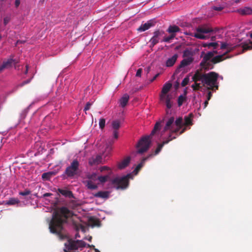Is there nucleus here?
Listing matches in <instances>:
<instances>
[{
  "mask_svg": "<svg viewBox=\"0 0 252 252\" xmlns=\"http://www.w3.org/2000/svg\"><path fill=\"white\" fill-rule=\"evenodd\" d=\"M225 6L224 5H222L220 6H214L212 8L213 9L216 10V11H221L224 8Z\"/></svg>",
  "mask_w": 252,
  "mask_h": 252,
  "instance_id": "27",
  "label": "nucleus"
},
{
  "mask_svg": "<svg viewBox=\"0 0 252 252\" xmlns=\"http://www.w3.org/2000/svg\"><path fill=\"white\" fill-rule=\"evenodd\" d=\"M30 82V80H27L26 81H25L24 83H22V84L21 85V86H23L24 84H27V83H28L29 82Z\"/></svg>",
  "mask_w": 252,
  "mask_h": 252,
  "instance_id": "38",
  "label": "nucleus"
},
{
  "mask_svg": "<svg viewBox=\"0 0 252 252\" xmlns=\"http://www.w3.org/2000/svg\"><path fill=\"white\" fill-rule=\"evenodd\" d=\"M153 154H151L147 157L144 158L141 162L136 166L134 171L129 174L122 177H117L113 181V184L116 187L117 189H126L128 186V180L133 179V176L137 174L139 171L143 167L145 160L152 157Z\"/></svg>",
  "mask_w": 252,
  "mask_h": 252,
  "instance_id": "5",
  "label": "nucleus"
},
{
  "mask_svg": "<svg viewBox=\"0 0 252 252\" xmlns=\"http://www.w3.org/2000/svg\"><path fill=\"white\" fill-rule=\"evenodd\" d=\"M43 150V148L41 147V150H39V152H40V151H42Z\"/></svg>",
  "mask_w": 252,
  "mask_h": 252,
  "instance_id": "42",
  "label": "nucleus"
},
{
  "mask_svg": "<svg viewBox=\"0 0 252 252\" xmlns=\"http://www.w3.org/2000/svg\"><path fill=\"white\" fill-rule=\"evenodd\" d=\"M178 58V55L177 54H175L173 56L167 58L166 62L165 65L167 67H171L173 66L176 62Z\"/></svg>",
  "mask_w": 252,
  "mask_h": 252,
  "instance_id": "12",
  "label": "nucleus"
},
{
  "mask_svg": "<svg viewBox=\"0 0 252 252\" xmlns=\"http://www.w3.org/2000/svg\"><path fill=\"white\" fill-rule=\"evenodd\" d=\"M91 238H92V237H89V239H88V240H89V241H90V240L91 239Z\"/></svg>",
  "mask_w": 252,
  "mask_h": 252,
  "instance_id": "45",
  "label": "nucleus"
},
{
  "mask_svg": "<svg viewBox=\"0 0 252 252\" xmlns=\"http://www.w3.org/2000/svg\"><path fill=\"white\" fill-rule=\"evenodd\" d=\"M129 99V95L126 94H124L119 99V103L120 106L123 108L125 107L127 105Z\"/></svg>",
  "mask_w": 252,
  "mask_h": 252,
  "instance_id": "15",
  "label": "nucleus"
},
{
  "mask_svg": "<svg viewBox=\"0 0 252 252\" xmlns=\"http://www.w3.org/2000/svg\"><path fill=\"white\" fill-rule=\"evenodd\" d=\"M69 207H72V208H74L76 206V204L74 202V201L73 200H72L70 203H69Z\"/></svg>",
  "mask_w": 252,
  "mask_h": 252,
  "instance_id": "34",
  "label": "nucleus"
},
{
  "mask_svg": "<svg viewBox=\"0 0 252 252\" xmlns=\"http://www.w3.org/2000/svg\"><path fill=\"white\" fill-rule=\"evenodd\" d=\"M53 175L54 173L52 172H46L42 175V178L44 180H48Z\"/></svg>",
  "mask_w": 252,
  "mask_h": 252,
  "instance_id": "22",
  "label": "nucleus"
},
{
  "mask_svg": "<svg viewBox=\"0 0 252 252\" xmlns=\"http://www.w3.org/2000/svg\"><path fill=\"white\" fill-rule=\"evenodd\" d=\"M40 145L39 143H36L35 146H38Z\"/></svg>",
  "mask_w": 252,
  "mask_h": 252,
  "instance_id": "40",
  "label": "nucleus"
},
{
  "mask_svg": "<svg viewBox=\"0 0 252 252\" xmlns=\"http://www.w3.org/2000/svg\"><path fill=\"white\" fill-rule=\"evenodd\" d=\"M94 196L96 197L107 199L109 196V192L107 191H100L94 194Z\"/></svg>",
  "mask_w": 252,
  "mask_h": 252,
  "instance_id": "18",
  "label": "nucleus"
},
{
  "mask_svg": "<svg viewBox=\"0 0 252 252\" xmlns=\"http://www.w3.org/2000/svg\"><path fill=\"white\" fill-rule=\"evenodd\" d=\"M175 37V34H171L169 36H165L162 40V41L165 42H169L172 39Z\"/></svg>",
  "mask_w": 252,
  "mask_h": 252,
  "instance_id": "23",
  "label": "nucleus"
},
{
  "mask_svg": "<svg viewBox=\"0 0 252 252\" xmlns=\"http://www.w3.org/2000/svg\"><path fill=\"white\" fill-rule=\"evenodd\" d=\"M130 158L127 157L123 159L121 161L119 162L118 164V168L119 169H123L126 168L129 163Z\"/></svg>",
  "mask_w": 252,
  "mask_h": 252,
  "instance_id": "14",
  "label": "nucleus"
},
{
  "mask_svg": "<svg viewBox=\"0 0 252 252\" xmlns=\"http://www.w3.org/2000/svg\"><path fill=\"white\" fill-rule=\"evenodd\" d=\"M155 24V21L154 20H151L148 21L147 22L142 24L141 26L138 29V31L140 32H144L146 30L150 29L151 27H153Z\"/></svg>",
  "mask_w": 252,
  "mask_h": 252,
  "instance_id": "11",
  "label": "nucleus"
},
{
  "mask_svg": "<svg viewBox=\"0 0 252 252\" xmlns=\"http://www.w3.org/2000/svg\"><path fill=\"white\" fill-rule=\"evenodd\" d=\"M118 130H113V137L115 139H117L118 138Z\"/></svg>",
  "mask_w": 252,
  "mask_h": 252,
  "instance_id": "29",
  "label": "nucleus"
},
{
  "mask_svg": "<svg viewBox=\"0 0 252 252\" xmlns=\"http://www.w3.org/2000/svg\"><path fill=\"white\" fill-rule=\"evenodd\" d=\"M172 87L171 83L166 82L163 86L161 93L160 95V100L165 103L166 107V113L168 114L170 111V109L172 106V102L171 101L172 98L171 95L168 94L169 91Z\"/></svg>",
  "mask_w": 252,
  "mask_h": 252,
  "instance_id": "8",
  "label": "nucleus"
},
{
  "mask_svg": "<svg viewBox=\"0 0 252 252\" xmlns=\"http://www.w3.org/2000/svg\"><path fill=\"white\" fill-rule=\"evenodd\" d=\"M179 31L180 29L176 26H170L167 30V32L171 34H175V35L176 33L179 32Z\"/></svg>",
  "mask_w": 252,
  "mask_h": 252,
  "instance_id": "19",
  "label": "nucleus"
},
{
  "mask_svg": "<svg viewBox=\"0 0 252 252\" xmlns=\"http://www.w3.org/2000/svg\"><path fill=\"white\" fill-rule=\"evenodd\" d=\"M20 201L15 198H11L8 201H3L2 203L0 202V205L5 204L8 205H14L18 204Z\"/></svg>",
  "mask_w": 252,
  "mask_h": 252,
  "instance_id": "17",
  "label": "nucleus"
},
{
  "mask_svg": "<svg viewBox=\"0 0 252 252\" xmlns=\"http://www.w3.org/2000/svg\"><path fill=\"white\" fill-rule=\"evenodd\" d=\"M26 70L25 71V73L26 74L28 72V66L27 65L26 66Z\"/></svg>",
  "mask_w": 252,
  "mask_h": 252,
  "instance_id": "37",
  "label": "nucleus"
},
{
  "mask_svg": "<svg viewBox=\"0 0 252 252\" xmlns=\"http://www.w3.org/2000/svg\"><path fill=\"white\" fill-rule=\"evenodd\" d=\"M93 219L91 218V219H90V221L91 222V221H93Z\"/></svg>",
  "mask_w": 252,
  "mask_h": 252,
  "instance_id": "44",
  "label": "nucleus"
},
{
  "mask_svg": "<svg viewBox=\"0 0 252 252\" xmlns=\"http://www.w3.org/2000/svg\"><path fill=\"white\" fill-rule=\"evenodd\" d=\"M188 82V78H185V79L183 80V81H182V86H185L186 85H187V84Z\"/></svg>",
  "mask_w": 252,
  "mask_h": 252,
  "instance_id": "33",
  "label": "nucleus"
},
{
  "mask_svg": "<svg viewBox=\"0 0 252 252\" xmlns=\"http://www.w3.org/2000/svg\"><path fill=\"white\" fill-rule=\"evenodd\" d=\"M221 30H213V29L208 25H204L198 26L195 32H185L186 34H189L194 36L198 39H205L211 38L212 41L220 37V33Z\"/></svg>",
  "mask_w": 252,
  "mask_h": 252,
  "instance_id": "4",
  "label": "nucleus"
},
{
  "mask_svg": "<svg viewBox=\"0 0 252 252\" xmlns=\"http://www.w3.org/2000/svg\"><path fill=\"white\" fill-rule=\"evenodd\" d=\"M94 223L91 224L93 226L97 225V221L96 220H94Z\"/></svg>",
  "mask_w": 252,
  "mask_h": 252,
  "instance_id": "36",
  "label": "nucleus"
},
{
  "mask_svg": "<svg viewBox=\"0 0 252 252\" xmlns=\"http://www.w3.org/2000/svg\"><path fill=\"white\" fill-rule=\"evenodd\" d=\"M113 141L107 143L105 149L102 152V155H96L92 156L89 159V164L91 166L97 165L100 163H104L105 158L108 156L112 149V145Z\"/></svg>",
  "mask_w": 252,
  "mask_h": 252,
  "instance_id": "7",
  "label": "nucleus"
},
{
  "mask_svg": "<svg viewBox=\"0 0 252 252\" xmlns=\"http://www.w3.org/2000/svg\"><path fill=\"white\" fill-rule=\"evenodd\" d=\"M92 105V102H88L86 104L85 108H84V111H86L90 109L91 106Z\"/></svg>",
  "mask_w": 252,
  "mask_h": 252,
  "instance_id": "30",
  "label": "nucleus"
},
{
  "mask_svg": "<svg viewBox=\"0 0 252 252\" xmlns=\"http://www.w3.org/2000/svg\"><path fill=\"white\" fill-rule=\"evenodd\" d=\"M49 195H50V193H45L44 194V196H48Z\"/></svg>",
  "mask_w": 252,
  "mask_h": 252,
  "instance_id": "39",
  "label": "nucleus"
},
{
  "mask_svg": "<svg viewBox=\"0 0 252 252\" xmlns=\"http://www.w3.org/2000/svg\"><path fill=\"white\" fill-rule=\"evenodd\" d=\"M195 52L196 50L191 48H188L184 51L183 53L184 59L176 70L177 73L180 72L183 73L186 71L187 67L193 62Z\"/></svg>",
  "mask_w": 252,
  "mask_h": 252,
  "instance_id": "6",
  "label": "nucleus"
},
{
  "mask_svg": "<svg viewBox=\"0 0 252 252\" xmlns=\"http://www.w3.org/2000/svg\"><path fill=\"white\" fill-rule=\"evenodd\" d=\"M20 4V0H16L15 2V5L16 7H18Z\"/></svg>",
  "mask_w": 252,
  "mask_h": 252,
  "instance_id": "35",
  "label": "nucleus"
},
{
  "mask_svg": "<svg viewBox=\"0 0 252 252\" xmlns=\"http://www.w3.org/2000/svg\"><path fill=\"white\" fill-rule=\"evenodd\" d=\"M212 96V93L211 92H209L208 93V97H207V100H206L204 103H203V104H204V107L203 108H205L207 106L208 102V101L209 100H210V99L211 98V97Z\"/></svg>",
  "mask_w": 252,
  "mask_h": 252,
  "instance_id": "25",
  "label": "nucleus"
},
{
  "mask_svg": "<svg viewBox=\"0 0 252 252\" xmlns=\"http://www.w3.org/2000/svg\"><path fill=\"white\" fill-rule=\"evenodd\" d=\"M31 193V191L29 190H25L24 191H21L19 193V194L22 196H26L30 194Z\"/></svg>",
  "mask_w": 252,
  "mask_h": 252,
  "instance_id": "28",
  "label": "nucleus"
},
{
  "mask_svg": "<svg viewBox=\"0 0 252 252\" xmlns=\"http://www.w3.org/2000/svg\"><path fill=\"white\" fill-rule=\"evenodd\" d=\"M120 127V121L119 120H114L112 122V128L113 130H118Z\"/></svg>",
  "mask_w": 252,
  "mask_h": 252,
  "instance_id": "21",
  "label": "nucleus"
},
{
  "mask_svg": "<svg viewBox=\"0 0 252 252\" xmlns=\"http://www.w3.org/2000/svg\"><path fill=\"white\" fill-rule=\"evenodd\" d=\"M237 12L242 15H249L252 14V8L250 7H244L237 9Z\"/></svg>",
  "mask_w": 252,
  "mask_h": 252,
  "instance_id": "16",
  "label": "nucleus"
},
{
  "mask_svg": "<svg viewBox=\"0 0 252 252\" xmlns=\"http://www.w3.org/2000/svg\"><path fill=\"white\" fill-rule=\"evenodd\" d=\"M79 162L77 160H74L70 165L66 168L65 174L69 177H72L77 174L78 171Z\"/></svg>",
  "mask_w": 252,
  "mask_h": 252,
  "instance_id": "9",
  "label": "nucleus"
},
{
  "mask_svg": "<svg viewBox=\"0 0 252 252\" xmlns=\"http://www.w3.org/2000/svg\"><path fill=\"white\" fill-rule=\"evenodd\" d=\"M158 76V74H157V75L154 77V78L153 80L157 78V77Z\"/></svg>",
  "mask_w": 252,
  "mask_h": 252,
  "instance_id": "41",
  "label": "nucleus"
},
{
  "mask_svg": "<svg viewBox=\"0 0 252 252\" xmlns=\"http://www.w3.org/2000/svg\"><path fill=\"white\" fill-rule=\"evenodd\" d=\"M142 69L141 68H139L137 70L136 76L137 77H140L141 75Z\"/></svg>",
  "mask_w": 252,
  "mask_h": 252,
  "instance_id": "31",
  "label": "nucleus"
},
{
  "mask_svg": "<svg viewBox=\"0 0 252 252\" xmlns=\"http://www.w3.org/2000/svg\"><path fill=\"white\" fill-rule=\"evenodd\" d=\"M165 121L164 126L162 125V122H157L151 134L143 137L139 141L136 146L137 153L142 154L146 152L150 147L152 139H163V143L158 144L154 155L158 154L164 144L176 138L177 136L189 128V126L192 125L191 119L189 117H185L184 119L179 117L176 120L173 117H166Z\"/></svg>",
  "mask_w": 252,
  "mask_h": 252,
  "instance_id": "1",
  "label": "nucleus"
},
{
  "mask_svg": "<svg viewBox=\"0 0 252 252\" xmlns=\"http://www.w3.org/2000/svg\"><path fill=\"white\" fill-rule=\"evenodd\" d=\"M77 237H79V236L78 235V234H76V238H77Z\"/></svg>",
  "mask_w": 252,
  "mask_h": 252,
  "instance_id": "43",
  "label": "nucleus"
},
{
  "mask_svg": "<svg viewBox=\"0 0 252 252\" xmlns=\"http://www.w3.org/2000/svg\"><path fill=\"white\" fill-rule=\"evenodd\" d=\"M252 39V32L250 34ZM204 46L213 48L212 51H209L204 57V87L208 89L215 90L218 89V80H222L223 78L214 72L206 73L207 70L212 69L213 63L221 61L227 57L225 53L230 52L237 46H242L243 50L252 49V41L250 40L243 41L239 38L233 39L226 42H209L204 44Z\"/></svg>",
  "mask_w": 252,
  "mask_h": 252,
  "instance_id": "2",
  "label": "nucleus"
},
{
  "mask_svg": "<svg viewBox=\"0 0 252 252\" xmlns=\"http://www.w3.org/2000/svg\"><path fill=\"white\" fill-rule=\"evenodd\" d=\"M18 63L16 60L12 59H8L7 61L4 62L0 66V72H1L4 68H8L12 66L13 65L16 64Z\"/></svg>",
  "mask_w": 252,
  "mask_h": 252,
  "instance_id": "10",
  "label": "nucleus"
},
{
  "mask_svg": "<svg viewBox=\"0 0 252 252\" xmlns=\"http://www.w3.org/2000/svg\"><path fill=\"white\" fill-rule=\"evenodd\" d=\"M185 99L186 96L185 95H181L179 96L178 99V104L179 106H180L182 105Z\"/></svg>",
  "mask_w": 252,
  "mask_h": 252,
  "instance_id": "24",
  "label": "nucleus"
},
{
  "mask_svg": "<svg viewBox=\"0 0 252 252\" xmlns=\"http://www.w3.org/2000/svg\"><path fill=\"white\" fill-rule=\"evenodd\" d=\"M60 192L62 195L66 197H68L69 198L73 197V194L72 192L69 190L65 189H61L60 190Z\"/></svg>",
  "mask_w": 252,
  "mask_h": 252,
  "instance_id": "20",
  "label": "nucleus"
},
{
  "mask_svg": "<svg viewBox=\"0 0 252 252\" xmlns=\"http://www.w3.org/2000/svg\"><path fill=\"white\" fill-rule=\"evenodd\" d=\"M100 172L104 174L98 175L97 173H87L83 180L84 184L90 189H95L100 184H102L107 181L112 174V170L106 166H101L99 168Z\"/></svg>",
  "mask_w": 252,
  "mask_h": 252,
  "instance_id": "3",
  "label": "nucleus"
},
{
  "mask_svg": "<svg viewBox=\"0 0 252 252\" xmlns=\"http://www.w3.org/2000/svg\"><path fill=\"white\" fill-rule=\"evenodd\" d=\"M160 35L161 32L158 31L154 32V36L152 37V38L151 39L150 41V42L151 44V46H154L155 45H156L157 43L158 42L159 40V36Z\"/></svg>",
  "mask_w": 252,
  "mask_h": 252,
  "instance_id": "13",
  "label": "nucleus"
},
{
  "mask_svg": "<svg viewBox=\"0 0 252 252\" xmlns=\"http://www.w3.org/2000/svg\"><path fill=\"white\" fill-rule=\"evenodd\" d=\"M105 120L104 119H100L99 122V126L100 128L102 129L105 126Z\"/></svg>",
  "mask_w": 252,
  "mask_h": 252,
  "instance_id": "26",
  "label": "nucleus"
},
{
  "mask_svg": "<svg viewBox=\"0 0 252 252\" xmlns=\"http://www.w3.org/2000/svg\"><path fill=\"white\" fill-rule=\"evenodd\" d=\"M10 17H6L4 18V25H6L10 21Z\"/></svg>",
  "mask_w": 252,
  "mask_h": 252,
  "instance_id": "32",
  "label": "nucleus"
}]
</instances>
